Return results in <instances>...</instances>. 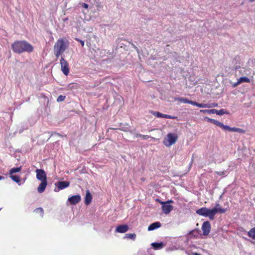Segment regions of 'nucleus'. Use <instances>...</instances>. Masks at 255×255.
<instances>
[{"instance_id":"obj_1","label":"nucleus","mask_w":255,"mask_h":255,"mask_svg":"<svg viewBox=\"0 0 255 255\" xmlns=\"http://www.w3.org/2000/svg\"><path fill=\"white\" fill-rule=\"evenodd\" d=\"M11 48L16 53H22L23 52L30 53L33 51V46L27 41H16L11 44Z\"/></svg>"},{"instance_id":"obj_2","label":"nucleus","mask_w":255,"mask_h":255,"mask_svg":"<svg viewBox=\"0 0 255 255\" xmlns=\"http://www.w3.org/2000/svg\"><path fill=\"white\" fill-rule=\"evenodd\" d=\"M217 211L224 212V210L220 209L217 210L216 208L210 209L206 207H202L197 210L196 213L200 216L208 217L211 220H213L215 219V216Z\"/></svg>"},{"instance_id":"obj_3","label":"nucleus","mask_w":255,"mask_h":255,"mask_svg":"<svg viewBox=\"0 0 255 255\" xmlns=\"http://www.w3.org/2000/svg\"><path fill=\"white\" fill-rule=\"evenodd\" d=\"M68 46V41L64 39H59L54 46V54L57 58L59 57Z\"/></svg>"},{"instance_id":"obj_4","label":"nucleus","mask_w":255,"mask_h":255,"mask_svg":"<svg viewBox=\"0 0 255 255\" xmlns=\"http://www.w3.org/2000/svg\"><path fill=\"white\" fill-rule=\"evenodd\" d=\"M177 139L178 136L176 134L169 133L166 135V137H165L163 142L166 146L169 147L175 144Z\"/></svg>"},{"instance_id":"obj_5","label":"nucleus","mask_w":255,"mask_h":255,"mask_svg":"<svg viewBox=\"0 0 255 255\" xmlns=\"http://www.w3.org/2000/svg\"><path fill=\"white\" fill-rule=\"evenodd\" d=\"M171 203H173V201L171 200L166 202L160 201L162 211L166 215L168 214L173 209V207L170 204Z\"/></svg>"},{"instance_id":"obj_6","label":"nucleus","mask_w":255,"mask_h":255,"mask_svg":"<svg viewBox=\"0 0 255 255\" xmlns=\"http://www.w3.org/2000/svg\"><path fill=\"white\" fill-rule=\"evenodd\" d=\"M60 65L61 70L63 74L67 76L68 75L69 72V69L68 67V64L67 62L64 59L63 57L61 58Z\"/></svg>"},{"instance_id":"obj_7","label":"nucleus","mask_w":255,"mask_h":255,"mask_svg":"<svg viewBox=\"0 0 255 255\" xmlns=\"http://www.w3.org/2000/svg\"><path fill=\"white\" fill-rule=\"evenodd\" d=\"M36 178L40 181H47V177L45 172L40 169H37L35 171Z\"/></svg>"},{"instance_id":"obj_8","label":"nucleus","mask_w":255,"mask_h":255,"mask_svg":"<svg viewBox=\"0 0 255 255\" xmlns=\"http://www.w3.org/2000/svg\"><path fill=\"white\" fill-rule=\"evenodd\" d=\"M203 234L204 236L208 235L211 230V224L209 221H206L203 223L202 226Z\"/></svg>"},{"instance_id":"obj_9","label":"nucleus","mask_w":255,"mask_h":255,"mask_svg":"<svg viewBox=\"0 0 255 255\" xmlns=\"http://www.w3.org/2000/svg\"><path fill=\"white\" fill-rule=\"evenodd\" d=\"M175 101H178L181 103H183L185 104H190L193 106H197L198 107L199 103H198L196 102L193 101L189 100L185 98L179 97V98H175Z\"/></svg>"},{"instance_id":"obj_10","label":"nucleus","mask_w":255,"mask_h":255,"mask_svg":"<svg viewBox=\"0 0 255 255\" xmlns=\"http://www.w3.org/2000/svg\"><path fill=\"white\" fill-rule=\"evenodd\" d=\"M81 199L80 195L78 194L69 197L68 201L71 204L75 205L80 201Z\"/></svg>"},{"instance_id":"obj_11","label":"nucleus","mask_w":255,"mask_h":255,"mask_svg":"<svg viewBox=\"0 0 255 255\" xmlns=\"http://www.w3.org/2000/svg\"><path fill=\"white\" fill-rule=\"evenodd\" d=\"M128 230V227L126 225H120L117 227L116 232L120 233H125Z\"/></svg>"},{"instance_id":"obj_12","label":"nucleus","mask_w":255,"mask_h":255,"mask_svg":"<svg viewBox=\"0 0 255 255\" xmlns=\"http://www.w3.org/2000/svg\"><path fill=\"white\" fill-rule=\"evenodd\" d=\"M47 185V181H41L40 184L39 185V186L37 187V191L39 193L43 192L45 191Z\"/></svg>"},{"instance_id":"obj_13","label":"nucleus","mask_w":255,"mask_h":255,"mask_svg":"<svg viewBox=\"0 0 255 255\" xmlns=\"http://www.w3.org/2000/svg\"><path fill=\"white\" fill-rule=\"evenodd\" d=\"M92 196L89 190H86V196L85 197V203L86 205H89L92 201Z\"/></svg>"},{"instance_id":"obj_14","label":"nucleus","mask_w":255,"mask_h":255,"mask_svg":"<svg viewBox=\"0 0 255 255\" xmlns=\"http://www.w3.org/2000/svg\"><path fill=\"white\" fill-rule=\"evenodd\" d=\"M69 186V182L67 181H59L57 183V186L59 190L63 189Z\"/></svg>"},{"instance_id":"obj_15","label":"nucleus","mask_w":255,"mask_h":255,"mask_svg":"<svg viewBox=\"0 0 255 255\" xmlns=\"http://www.w3.org/2000/svg\"><path fill=\"white\" fill-rule=\"evenodd\" d=\"M218 104L217 103H212V104H200L199 103L198 107L199 108H213L217 107Z\"/></svg>"},{"instance_id":"obj_16","label":"nucleus","mask_w":255,"mask_h":255,"mask_svg":"<svg viewBox=\"0 0 255 255\" xmlns=\"http://www.w3.org/2000/svg\"><path fill=\"white\" fill-rule=\"evenodd\" d=\"M159 228V222H156L150 224L148 227V231H151Z\"/></svg>"},{"instance_id":"obj_17","label":"nucleus","mask_w":255,"mask_h":255,"mask_svg":"<svg viewBox=\"0 0 255 255\" xmlns=\"http://www.w3.org/2000/svg\"><path fill=\"white\" fill-rule=\"evenodd\" d=\"M248 236L255 240V227L251 229L248 233Z\"/></svg>"},{"instance_id":"obj_18","label":"nucleus","mask_w":255,"mask_h":255,"mask_svg":"<svg viewBox=\"0 0 255 255\" xmlns=\"http://www.w3.org/2000/svg\"><path fill=\"white\" fill-rule=\"evenodd\" d=\"M206 118L208 120V121H209V122H210L212 124H214V125H215L219 127H221V125L222 124V123H221L219 121H217L215 119H210L209 118Z\"/></svg>"},{"instance_id":"obj_19","label":"nucleus","mask_w":255,"mask_h":255,"mask_svg":"<svg viewBox=\"0 0 255 255\" xmlns=\"http://www.w3.org/2000/svg\"><path fill=\"white\" fill-rule=\"evenodd\" d=\"M10 178L16 183H18V185H20V177L17 175H10Z\"/></svg>"},{"instance_id":"obj_20","label":"nucleus","mask_w":255,"mask_h":255,"mask_svg":"<svg viewBox=\"0 0 255 255\" xmlns=\"http://www.w3.org/2000/svg\"><path fill=\"white\" fill-rule=\"evenodd\" d=\"M238 80H239L240 84L244 83V82L248 83L251 82L250 79L248 77H242L240 78Z\"/></svg>"},{"instance_id":"obj_21","label":"nucleus","mask_w":255,"mask_h":255,"mask_svg":"<svg viewBox=\"0 0 255 255\" xmlns=\"http://www.w3.org/2000/svg\"><path fill=\"white\" fill-rule=\"evenodd\" d=\"M21 170V166L16 168H12L9 171V174L12 175L13 173L20 172Z\"/></svg>"},{"instance_id":"obj_22","label":"nucleus","mask_w":255,"mask_h":255,"mask_svg":"<svg viewBox=\"0 0 255 255\" xmlns=\"http://www.w3.org/2000/svg\"><path fill=\"white\" fill-rule=\"evenodd\" d=\"M200 112L203 113H208L209 114H214V112H216V109H213L211 110H201Z\"/></svg>"},{"instance_id":"obj_23","label":"nucleus","mask_w":255,"mask_h":255,"mask_svg":"<svg viewBox=\"0 0 255 255\" xmlns=\"http://www.w3.org/2000/svg\"><path fill=\"white\" fill-rule=\"evenodd\" d=\"M220 128L223 129L224 130H227L230 131H233L234 128H231L229 126L224 125L223 124H222Z\"/></svg>"},{"instance_id":"obj_24","label":"nucleus","mask_w":255,"mask_h":255,"mask_svg":"<svg viewBox=\"0 0 255 255\" xmlns=\"http://www.w3.org/2000/svg\"><path fill=\"white\" fill-rule=\"evenodd\" d=\"M214 208H216L217 210H219V209L224 210V212H220V211H217V213H219L221 214L225 213L226 212L227 209L225 208H221L220 204L219 203H216V206Z\"/></svg>"},{"instance_id":"obj_25","label":"nucleus","mask_w":255,"mask_h":255,"mask_svg":"<svg viewBox=\"0 0 255 255\" xmlns=\"http://www.w3.org/2000/svg\"><path fill=\"white\" fill-rule=\"evenodd\" d=\"M160 118H168V119H177L176 117L174 116H171L168 115L166 114H163L160 113Z\"/></svg>"},{"instance_id":"obj_26","label":"nucleus","mask_w":255,"mask_h":255,"mask_svg":"<svg viewBox=\"0 0 255 255\" xmlns=\"http://www.w3.org/2000/svg\"><path fill=\"white\" fill-rule=\"evenodd\" d=\"M226 113H227L224 109H221L220 110L216 109V112H214V114H216L217 115H223Z\"/></svg>"},{"instance_id":"obj_27","label":"nucleus","mask_w":255,"mask_h":255,"mask_svg":"<svg viewBox=\"0 0 255 255\" xmlns=\"http://www.w3.org/2000/svg\"><path fill=\"white\" fill-rule=\"evenodd\" d=\"M135 237H136V235L135 234H127L126 235L125 238L134 240L135 238Z\"/></svg>"},{"instance_id":"obj_28","label":"nucleus","mask_w":255,"mask_h":255,"mask_svg":"<svg viewBox=\"0 0 255 255\" xmlns=\"http://www.w3.org/2000/svg\"><path fill=\"white\" fill-rule=\"evenodd\" d=\"M233 131L238 132L239 133H245L246 132L245 130L242 128H237L235 127H234Z\"/></svg>"},{"instance_id":"obj_29","label":"nucleus","mask_w":255,"mask_h":255,"mask_svg":"<svg viewBox=\"0 0 255 255\" xmlns=\"http://www.w3.org/2000/svg\"><path fill=\"white\" fill-rule=\"evenodd\" d=\"M151 246L155 250H158L159 249V243H153L151 244Z\"/></svg>"},{"instance_id":"obj_30","label":"nucleus","mask_w":255,"mask_h":255,"mask_svg":"<svg viewBox=\"0 0 255 255\" xmlns=\"http://www.w3.org/2000/svg\"><path fill=\"white\" fill-rule=\"evenodd\" d=\"M65 99V96H62V95H60L59 96H58L57 99V102H62V101H63Z\"/></svg>"},{"instance_id":"obj_31","label":"nucleus","mask_w":255,"mask_h":255,"mask_svg":"<svg viewBox=\"0 0 255 255\" xmlns=\"http://www.w3.org/2000/svg\"><path fill=\"white\" fill-rule=\"evenodd\" d=\"M240 84V83L239 82V80H238V81L235 83H234L232 85V86L234 87V88H235L236 87H237Z\"/></svg>"},{"instance_id":"obj_32","label":"nucleus","mask_w":255,"mask_h":255,"mask_svg":"<svg viewBox=\"0 0 255 255\" xmlns=\"http://www.w3.org/2000/svg\"><path fill=\"white\" fill-rule=\"evenodd\" d=\"M152 113L155 115V116H156L157 117L159 118V112H152Z\"/></svg>"},{"instance_id":"obj_33","label":"nucleus","mask_w":255,"mask_h":255,"mask_svg":"<svg viewBox=\"0 0 255 255\" xmlns=\"http://www.w3.org/2000/svg\"><path fill=\"white\" fill-rule=\"evenodd\" d=\"M35 211H40L42 213L43 212V210L41 208H38L35 210Z\"/></svg>"},{"instance_id":"obj_34","label":"nucleus","mask_w":255,"mask_h":255,"mask_svg":"<svg viewBox=\"0 0 255 255\" xmlns=\"http://www.w3.org/2000/svg\"><path fill=\"white\" fill-rule=\"evenodd\" d=\"M83 6L85 8H87L88 7V4L85 3H83Z\"/></svg>"},{"instance_id":"obj_35","label":"nucleus","mask_w":255,"mask_h":255,"mask_svg":"<svg viewBox=\"0 0 255 255\" xmlns=\"http://www.w3.org/2000/svg\"><path fill=\"white\" fill-rule=\"evenodd\" d=\"M139 136L140 137H142L143 138V139L145 138V137L147 136L146 135H141V134H139Z\"/></svg>"},{"instance_id":"obj_36","label":"nucleus","mask_w":255,"mask_h":255,"mask_svg":"<svg viewBox=\"0 0 255 255\" xmlns=\"http://www.w3.org/2000/svg\"><path fill=\"white\" fill-rule=\"evenodd\" d=\"M78 40L79 41V40ZM79 41L80 42L81 45L82 46H84V41H82V40H79Z\"/></svg>"},{"instance_id":"obj_37","label":"nucleus","mask_w":255,"mask_h":255,"mask_svg":"<svg viewBox=\"0 0 255 255\" xmlns=\"http://www.w3.org/2000/svg\"><path fill=\"white\" fill-rule=\"evenodd\" d=\"M163 244L162 242H160V249L163 247Z\"/></svg>"},{"instance_id":"obj_38","label":"nucleus","mask_w":255,"mask_h":255,"mask_svg":"<svg viewBox=\"0 0 255 255\" xmlns=\"http://www.w3.org/2000/svg\"><path fill=\"white\" fill-rule=\"evenodd\" d=\"M193 255H201L200 254H199L198 253H194Z\"/></svg>"},{"instance_id":"obj_39","label":"nucleus","mask_w":255,"mask_h":255,"mask_svg":"<svg viewBox=\"0 0 255 255\" xmlns=\"http://www.w3.org/2000/svg\"><path fill=\"white\" fill-rule=\"evenodd\" d=\"M3 179H4V177L3 176H0V180Z\"/></svg>"},{"instance_id":"obj_40","label":"nucleus","mask_w":255,"mask_h":255,"mask_svg":"<svg viewBox=\"0 0 255 255\" xmlns=\"http://www.w3.org/2000/svg\"><path fill=\"white\" fill-rule=\"evenodd\" d=\"M193 162V159L192 158L191 160V165H192Z\"/></svg>"},{"instance_id":"obj_41","label":"nucleus","mask_w":255,"mask_h":255,"mask_svg":"<svg viewBox=\"0 0 255 255\" xmlns=\"http://www.w3.org/2000/svg\"><path fill=\"white\" fill-rule=\"evenodd\" d=\"M255 0H249V1H250V2H253V1H255Z\"/></svg>"},{"instance_id":"obj_42","label":"nucleus","mask_w":255,"mask_h":255,"mask_svg":"<svg viewBox=\"0 0 255 255\" xmlns=\"http://www.w3.org/2000/svg\"><path fill=\"white\" fill-rule=\"evenodd\" d=\"M156 200L157 201H158V202H159V199H157Z\"/></svg>"}]
</instances>
